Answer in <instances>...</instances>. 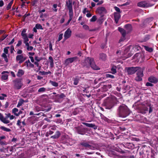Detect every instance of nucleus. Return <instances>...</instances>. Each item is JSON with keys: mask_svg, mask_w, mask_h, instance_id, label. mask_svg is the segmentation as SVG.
Instances as JSON below:
<instances>
[{"mask_svg": "<svg viewBox=\"0 0 158 158\" xmlns=\"http://www.w3.org/2000/svg\"><path fill=\"white\" fill-rule=\"evenodd\" d=\"M131 113V111L127 106L124 104L120 105L117 110L118 115L119 117L122 118L127 117Z\"/></svg>", "mask_w": 158, "mask_h": 158, "instance_id": "obj_1", "label": "nucleus"}, {"mask_svg": "<svg viewBox=\"0 0 158 158\" xmlns=\"http://www.w3.org/2000/svg\"><path fill=\"white\" fill-rule=\"evenodd\" d=\"M117 102V98L115 96L108 97L104 100L103 104L106 109H110L116 105Z\"/></svg>", "mask_w": 158, "mask_h": 158, "instance_id": "obj_2", "label": "nucleus"}, {"mask_svg": "<svg viewBox=\"0 0 158 158\" xmlns=\"http://www.w3.org/2000/svg\"><path fill=\"white\" fill-rule=\"evenodd\" d=\"M69 4L67 5V7L69 10V18L67 22L66 23V25H68L70 22L73 19V6L72 5V0H69Z\"/></svg>", "mask_w": 158, "mask_h": 158, "instance_id": "obj_3", "label": "nucleus"}, {"mask_svg": "<svg viewBox=\"0 0 158 158\" xmlns=\"http://www.w3.org/2000/svg\"><path fill=\"white\" fill-rule=\"evenodd\" d=\"M74 129L77 134L82 135H85L88 131V129L83 127L82 125L75 127Z\"/></svg>", "mask_w": 158, "mask_h": 158, "instance_id": "obj_4", "label": "nucleus"}, {"mask_svg": "<svg viewBox=\"0 0 158 158\" xmlns=\"http://www.w3.org/2000/svg\"><path fill=\"white\" fill-rule=\"evenodd\" d=\"M22 78H16L13 81L15 88L17 89H20L23 84Z\"/></svg>", "mask_w": 158, "mask_h": 158, "instance_id": "obj_5", "label": "nucleus"}, {"mask_svg": "<svg viewBox=\"0 0 158 158\" xmlns=\"http://www.w3.org/2000/svg\"><path fill=\"white\" fill-rule=\"evenodd\" d=\"M66 97V95L63 93L60 94H58L53 96V99L55 102H56L61 103L63 100V99Z\"/></svg>", "mask_w": 158, "mask_h": 158, "instance_id": "obj_6", "label": "nucleus"}, {"mask_svg": "<svg viewBox=\"0 0 158 158\" xmlns=\"http://www.w3.org/2000/svg\"><path fill=\"white\" fill-rule=\"evenodd\" d=\"M6 116L5 117H4L3 114L0 113V120L1 121L5 124H7L10 123V121L9 120L7 119L8 118L10 117L11 114L10 113L6 114Z\"/></svg>", "mask_w": 158, "mask_h": 158, "instance_id": "obj_7", "label": "nucleus"}, {"mask_svg": "<svg viewBox=\"0 0 158 158\" xmlns=\"http://www.w3.org/2000/svg\"><path fill=\"white\" fill-rule=\"evenodd\" d=\"M78 58L75 56L66 59L64 61V64L66 66H68L69 64L77 61Z\"/></svg>", "mask_w": 158, "mask_h": 158, "instance_id": "obj_8", "label": "nucleus"}, {"mask_svg": "<svg viewBox=\"0 0 158 158\" xmlns=\"http://www.w3.org/2000/svg\"><path fill=\"white\" fill-rule=\"evenodd\" d=\"M125 69L127 71L128 74L131 75L134 74L138 70V67H126Z\"/></svg>", "mask_w": 158, "mask_h": 158, "instance_id": "obj_9", "label": "nucleus"}, {"mask_svg": "<svg viewBox=\"0 0 158 158\" xmlns=\"http://www.w3.org/2000/svg\"><path fill=\"white\" fill-rule=\"evenodd\" d=\"M94 59L92 58L87 57L85 58L84 63V66L88 67L92 62H93Z\"/></svg>", "mask_w": 158, "mask_h": 158, "instance_id": "obj_10", "label": "nucleus"}, {"mask_svg": "<svg viewBox=\"0 0 158 158\" xmlns=\"http://www.w3.org/2000/svg\"><path fill=\"white\" fill-rule=\"evenodd\" d=\"M72 31L69 28L65 31L64 34V40H65L68 39L72 35Z\"/></svg>", "mask_w": 158, "mask_h": 158, "instance_id": "obj_11", "label": "nucleus"}, {"mask_svg": "<svg viewBox=\"0 0 158 158\" xmlns=\"http://www.w3.org/2000/svg\"><path fill=\"white\" fill-rule=\"evenodd\" d=\"M96 11L101 15H102L103 14L106 13V10L105 7H100L98 8Z\"/></svg>", "mask_w": 158, "mask_h": 158, "instance_id": "obj_12", "label": "nucleus"}, {"mask_svg": "<svg viewBox=\"0 0 158 158\" xmlns=\"http://www.w3.org/2000/svg\"><path fill=\"white\" fill-rule=\"evenodd\" d=\"M114 16L115 23L117 24L118 23L119 20L121 18L120 14L116 12H114Z\"/></svg>", "mask_w": 158, "mask_h": 158, "instance_id": "obj_13", "label": "nucleus"}, {"mask_svg": "<svg viewBox=\"0 0 158 158\" xmlns=\"http://www.w3.org/2000/svg\"><path fill=\"white\" fill-rule=\"evenodd\" d=\"M150 4L146 1H143L139 2V7H147L151 6Z\"/></svg>", "mask_w": 158, "mask_h": 158, "instance_id": "obj_14", "label": "nucleus"}, {"mask_svg": "<svg viewBox=\"0 0 158 158\" xmlns=\"http://www.w3.org/2000/svg\"><path fill=\"white\" fill-rule=\"evenodd\" d=\"M62 143L64 144H69L70 142V139L68 135L64 136L62 138Z\"/></svg>", "mask_w": 158, "mask_h": 158, "instance_id": "obj_15", "label": "nucleus"}, {"mask_svg": "<svg viewBox=\"0 0 158 158\" xmlns=\"http://www.w3.org/2000/svg\"><path fill=\"white\" fill-rule=\"evenodd\" d=\"M129 49L128 48H127L125 50H124V52H123V56L124 57H125V59H124V60H125L126 59H127L129 57H130L132 55V53H129L127 55H126V54L129 52Z\"/></svg>", "mask_w": 158, "mask_h": 158, "instance_id": "obj_16", "label": "nucleus"}, {"mask_svg": "<svg viewBox=\"0 0 158 158\" xmlns=\"http://www.w3.org/2000/svg\"><path fill=\"white\" fill-rule=\"evenodd\" d=\"M82 124L85 125L86 126L93 128L94 130L97 129L98 126L95 125V124L92 123H89L85 122H82Z\"/></svg>", "mask_w": 158, "mask_h": 158, "instance_id": "obj_17", "label": "nucleus"}, {"mask_svg": "<svg viewBox=\"0 0 158 158\" xmlns=\"http://www.w3.org/2000/svg\"><path fill=\"white\" fill-rule=\"evenodd\" d=\"M124 27L127 31V33L130 32L132 30V26L131 24H127L124 26Z\"/></svg>", "mask_w": 158, "mask_h": 158, "instance_id": "obj_18", "label": "nucleus"}, {"mask_svg": "<svg viewBox=\"0 0 158 158\" xmlns=\"http://www.w3.org/2000/svg\"><path fill=\"white\" fill-rule=\"evenodd\" d=\"M124 148L129 149H132L134 148V146L133 144L131 143H126L123 144Z\"/></svg>", "mask_w": 158, "mask_h": 158, "instance_id": "obj_19", "label": "nucleus"}, {"mask_svg": "<svg viewBox=\"0 0 158 158\" xmlns=\"http://www.w3.org/2000/svg\"><path fill=\"white\" fill-rule=\"evenodd\" d=\"M81 78V77H79L78 76H76L75 77H73V85H77Z\"/></svg>", "mask_w": 158, "mask_h": 158, "instance_id": "obj_20", "label": "nucleus"}, {"mask_svg": "<svg viewBox=\"0 0 158 158\" xmlns=\"http://www.w3.org/2000/svg\"><path fill=\"white\" fill-rule=\"evenodd\" d=\"M148 80L149 82L154 83H156L158 81V78L153 76L150 77Z\"/></svg>", "mask_w": 158, "mask_h": 158, "instance_id": "obj_21", "label": "nucleus"}, {"mask_svg": "<svg viewBox=\"0 0 158 158\" xmlns=\"http://www.w3.org/2000/svg\"><path fill=\"white\" fill-rule=\"evenodd\" d=\"M23 58V55L22 54H21L16 56V61H19V64H21L23 63V62L22 61Z\"/></svg>", "mask_w": 158, "mask_h": 158, "instance_id": "obj_22", "label": "nucleus"}, {"mask_svg": "<svg viewBox=\"0 0 158 158\" xmlns=\"http://www.w3.org/2000/svg\"><path fill=\"white\" fill-rule=\"evenodd\" d=\"M90 66L94 70H98L100 69V68L95 64L94 59L93 60V62L91 63Z\"/></svg>", "mask_w": 158, "mask_h": 158, "instance_id": "obj_23", "label": "nucleus"}, {"mask_svg": "<svg viewBox=\"0 0 158 158\" xmlns=\"http://www.w3.org/2000/svg\"><path fill=\"white\" fill-rule=\"evenodd\" d=\"M144 70L143 68H139V81L142 80V79L139 77H142L143 76V72Z\"/></svg>", "mask_w": 158, "mask_h": 158, "instance_id": "obj_24", "label": "nucleus"}, {"mask_svg": "<svg viewBox=\"0 0 158 158\" xmlns=\"http://www.w3.org/2000/svg\"><path fill=\"white\" fill-rule=\"evenodd\" d=\"M80 144L83 146L89 149H91L92 148V146L87 142H83L81 143H80Z\"/></svg>", "mask_w": 158, "mask_h": 158, "instance_id": "obj_25", "label": "nucleus"}, {"mask_svg": "<svg viewBox=\"0 0 158 158\" xmlns=\"http://www.w3.org/2000/svg\"><path fill=\"white\" fill-rule=\"evenodd\" d=\"M24 71L21 69H19L18 70L16 75L19 77H21L24 74Z\"/></svg>", "mask_w": 158, "mask_h": 158, "instance_id": "obj_26", "label": "nucleus"}, {"mask_svg": "<svg viewBox=\"0 0 158 158\" xmlns=\"http://www.w3.org/2000/svg\"><path fill=\"white\" fill-rule=\"evenodd\" d=\"M60 135V131H57L56 132L55 135H53L52 136L51 138L53 139H57L59 137Z\"/></svg>", "mask_w": 158, "mask_h": 158, "instance_id": "obj_27", "label": "nucleus"}, {"mask_svg": "<svg viewBox=\"0 0 158 158\" xmlns=\"http://www.w3.org/2000/svg\"><path fill=\"white\" fill-rule=\"evenodd\" d=\"M107 56L106 54L101 53L99 54V58L102 60L105 61L106 59Z\"/></svg>", "mask_w": 158, "mask_h": 158, "instance_id": "obj_28", "label": "nucleus"}, {"mask_svg": "<svg viewBox=\"0 0 158 158\" xmlns=\"http://www.w3.org/2000/svg\"><path fill=\"white\" fill-rule=\"evenodd\" d=\"M49 62L50 63V66L51 68H53L54 66L53 60L52 57L50 56L49 57Z\"/></svg>", "mask_w": 158, "mask_h": 158, "instance_id": "obj_29", "label": "nucleus"}, {"mask_svg": "<svg viewBox=\"0 0 158 158\" xmlns=\"http://www.w3.org/2000/svg\"><path fill=\"white\" fill-rule=\"evenodd\" d=\"M117 67L115 65H113L111 69V72H110L113 74H115L116 72Z\"/></svg>", "mask_w": 158, "mask_h": 158, "instance_id": "obj_30", "label": "nucleus"}, {"mask_svg": "<svg viewBox=\"0 0 158 158\" xmlns=\"http://www.w3.org/2000/svg\"><path fill=\"white\" fill-rule=\"evenodd\" d=\"M24 102V100L22 98L20 99L17 105V107H19L21 106Z\"/></svg>", "mask_w": 158, "mask_h": 158, "instance_id": "obj_31", "label": "nucleus"}, {"mask_svg": "<svg viewBox=\"0 0 158 158\" xmlns=\"http://www.w3.org/2000/svg\"><path fill=\"white\" fill-rule=\"evenodd\" d=\"M104 15H102L97 20V22L100 25L104 21V19H103V17Z\"/></svg>", "mask_w": 158, "mask_h": 158, "instance_id": "obj_32", "label": "nucleus"}, {"mask_svg": "<svg viewBox=\"0 0 158 158\" xmlns=\"http://www.w3.org/2000/svg\"><path fill=\"white\" fill-rule=\"evenodd\" d=\"M138 101L136 102L133 105V108L137 110V112H138Z\"/></svg>", "mask_w": 158, "mask_h": 158, "instance_id": "obj_33", "label": "nucleus"}, {"mask_svg": "<svg viewBox=\"0 0 158 158\" xmlns=\"http://www.w3.org/2000/svg\"><path fill=\"white\" fill-rule=\"evenodd\" d=\"M0 129L4 131L10 132L11 131L10 129L4 126H1L0 127Z\"/></svg>", "mask_w": 158, "mask_h": 158, "instance_id": "obj_34", "label": "nucleus"}, {"mask_svg": "<svg viewBox=\"0 0 158 158\" xmlns=\"http://www.w3.org/2000/svg\"><path fill=\"white\" fill-rule=\"evenodd\" d=\"M18 109L16 108H14L12 110V113L16 116H18L17 114L18 112Z\"/></svg>", "mask_w": 158, "mask_h": 158, "instance_id": "obj_35", "label": "nucleus"}, {"mask_svg": "<svg viewBox=\"0 0 158 158\" xmlns=\"http://www.w3.org/2000/svg\"><path fill=\"white\" fill-rule=\"evenodd\" d=\"M6 54L5 53H3L2 56L3 58L4 59V60L6 62H8V59L7 58V55H6Z\"/></svg>", "mask_w": 158, "mask_h": 158, "instance_id": "obj_36", "label": "nucleus"}, {"mask_svg": "<svg viewBox=\"0 0 158 158\" xmlns=\"http://www.w3.org/2000/svg\"><path fill=\"white\" fill-rule=\"evenodd\" d=\"M143 47L146 51L149 52H151L153 51L152 48H149L146 46H143Z\"/></svg>", "mask_w": 158, "mask_h": 158, "instance_id": "obj_37", "label": "nucleus"}, {"mask_svg": "<svg viewBox=\"0 0 158 158\" xmlns=\"http://www.w3.org/2000/svg\"><path fill=\"white\" fill-rule=\"evenodd\" d=\"M1 78L2 80H7L8 79V75L6 74H2Z\"/></svg>", "mask_w": 158, "mask_h": 158, "instance_id": "obj_38", "label": "nucleus"}, {"mask_svg": "<svg viewBox=\"0 0 158 158\" xmlns=\"http://www.w3.org/2000/svg\"><path fill=\"white\" fill-rule=\"evenodd\" d=\"M50 82L54 86L57 87L58 86V84L56 81H50Z\"/></svg>", "mask_w": 158, "mask_h": 158, "instance_id": "obj_39", "label": "nucleus"}, {"mask_svg": "<svg viewBox=\"0 0 158 158\" xmlns=\"http://www.w3.org/2000/svg\"><path fill=\"white\" fill-rule=\"evenodd\" d=\"M150 38V36L149 35H146L144 37V39L142 41H141V42H145L148 40Z\"/></svg>", "mask_w": 158, "mask_h": 158, "instance_id": "obj_40", "label": "nucleus"}, {"mask_svg": "<svg viewBox=\"0 0 158 158\" xmlns=\"http://www.w3.org/2000/svg\"><path fill=\"white\" fill-rule=\"evenodd\" d=\"M34 64L36 65L37 67L38 68V70L36 71L37 72H38L39 71H40L41 69V66L39 65V63L38 62L35 61L34 62Z\"/></svg>", "mask_w": 158, "mask_h": 158, "instance_id": "obj_41", "label": "nucleus"}, {"mask_svg": "<svg viewBox=\"0 0 158 158\" xmlns=\"http://www.w3.org/2000/svg\"><path fill=\"white\" fill-rule=\"evenodd\" d=\"M30 15V13L26 14L24 15L22 19V21L23 22L25 21L26 18L27 17L29 16Z\"/></svg>", "mask_w": 158, "mask_h": 158, "instance_id": "obj_42", "label": "nucleus"}, {"mask_svg": "<svg viewBox=\"0 0 158 158\" xmlns=\"http://www.w3.org/2000/svg\"><path fill=\"white\" fill-rule=\"evenodd\" d=\"M13 3V1H10V2L8 4L6 8L7 10H10L11 7V6Z\"/></svg>", "mask_w": 158, "mask_h": 158, "instance_id": "obj_43", "label": "nucleus"}, {"mask_svg": "<svg viewBox=\"0 0 158 158\" xmlns=\"http://www.w3.org/2000/svg\"><path fill=\"white\" fill-rule=\"evenodd\" d=\"M97 18L96 16L94 15L90 20V21L91 22H94L97 20Z\"/></svg>", "mask_w": 158, "mask_h": 158, "instance_id": "obj_44", "label": "nucleus"}, {"mask_svg": "<svg viewBox=\"0 0 158 158\" xmlns=\"http://www.w3.org/2000/svg\"><path fill=\"white\" fill-rule=\"evenodd\" d=\"M35 27L36 28H37V29H40L42 30L43 29L42 26L40 24H36L35 25Z\"/></svg>", "mask_w": 158, "mask_h": 158, "instance_id": "obj_45", "label": "nucleus"}, {"mask_svg": "<svg viewBox=\"0 0 158 158\" xmlns=\"http://www.w3.org/2000/svg\"><path fill=\"white\" fill-rule=\"evenodd\" d=\"M106 78H110L111 79H113L114 78V75L109 74H106Z\"/></svg>", "mask_w": 158, "mask_h": 158, "instance_id": "obj_46", "label": "nucleus"}, {"mask_svg": "<svg viewBox=\"0 0 158 158\" xmlns=\"http://www.w3.org/2000/svg\"><path fill=\"white\" fill-rule=\"evenodd\" d=\"M17 157V158H26L24 153H21Z\"/></svg>", "mask_w": 158, "mask_h": 158, "instance_id": "obj_47", "label": "nucleus"}, {"mask_svg": "<svg viewBox=\"0 0 158 158\" xmlns=\"http://www.w3.org/2000/svg\"><path fill=\"white\" fill-rule=\"evenodd\" d=\"M46 89L44 87L40 88L38 90L39 92H43L46 91Z\"/></svg>", "mask_w": 158, "mask_h": 158, "instance_id": "obj_48", "label": "nucleus"}, {"mask_svg": "<svg viewBox=\"0 0 158 158\" xmlns=\"http://www.w3.org/2000/svg\"><path fill=\"white\" fill-rule=\"evenodd\" d=\"M114 8L115 9V10L117 11V12L120 14V13H121V11H120V9L117 6H115L114 7Z\"/></svg>", "mask_w": 158, "mask_h": 158, "instance_id": "obj_49", "label": "nucleus"}, {"mask_svg": "<svg viewBox=\"0 0 158 158\" xmlns=\"http://www.w3.org/2000/svg\"><path fill=\"white\" fill-rule=\"evenodd\" d=\"M9 47H6L5 48H4V53L6 54H7L8 53V49L9 48Z\"/></svg>", "mask_w": 158, "mask_h": 158, "instance_id": "obj_50", "label": "nucleus"}, {"mask_svg": "<svg viewBox=\"0 0 158 158\" xmlns=\"http://www.w3.org/2000/svg\"><path fill=\"white\" fill-rule=\"evenodd\" d=\"M21 120H18L17 121V123H16V125L19 127L20 128H21L22 127V126H21Z\"/></svg>", "mask_w": 158, "mask_h": 158, "instance_id": "obj_51", "label": "nucleus"}, {"mask_svg": "<svg viewBox=\"0 0 158 158\" xmlns=\"http://www.w3.org/2000/svg\"><path fill=\"white\" fill-rule=\"evenodd\" d=\"M14 150V147L13 146H11L10 147H9L7 148V151H9L11 152H12Z\"/></svg>", "mask_w": 158, "mask_h": 158, "instance_id": "obj_52", "label": "nucleus"}, {"mask_svg": "<svg viewBox=\"0 0 158 158\" xmlns=\"http://www.w3.org/2000/svg\"><path fill=\"white\" fill-rule=\"evenodd\" d=\"M8 36V35H3L2 37H1L0 40L1 41H3L4 40L7 36Z\"/></svg>", "mask_w": 158, "mask_h": 158, "instance_id": "obj_53", "label": "nucleus"}, {"mask_svg": "<svg viewBox=\"0 0 158 158\" xmlns=\"http://www.w3.org/2000/svg\"><path fill=\"white\" fill-rule=\"evenodd\" d=\"M125 36H122L120 40H119V43H120L121 42L124 41L125 40Z\"/></svg>", "mask_w": 158, "mask_h": 158, "instance_id": "obj_54", "label": "nucleus"}, {"mask_svg": "<svg viewBox=\"0 0 158 158\" xmlns=\"http://www.w3.org/2000/svg\"><path fill=\"white\" fill-rule=\"evenodd\" d=\"M2 96H0V100H3L4 99V97H6L7 95L5 94H1Z\"/></svg>", "mask_w": 158, "mask_h": 158, "instance_id": "obj_55", "label": "nucleus"}, {"mask_svg": "<svg viewBox=\"0 0 158 158\" xmlns=\"http://www.w3.org/2000/svg\"><path fill=\"white\" fill-rule=\"evenodd\" d=\"M130 86L128 85H124L123 88V89L124 90H129L130 88Z\"/></svg>", "mask_w": 158, "mask_h": 158, "instance_id": "obj_56", "label": "nucleus"}, {"mask_svg": "<svg viewBox=\"0 0 158 158\" xmlns=\"http://www.w3.org/2000/svg\"><path fill=\"white\" fill-rule=\"evenodd\" d=\"M64 15H63L62 16L61 19L60 20V23H63L64 22Z\"/></svg>", "mask_w": 158, "mask_h": 158, "instance_id": "obj_57", "label": "nucleus"}, {"mask_svg": "<svg viewBox=\"0 0 158 158\" xmlns=\"http://www.w3.org/2000/svg\"><path fill=\"white\" fill-rule=\"evenodd\" d=\"M38 0H33L31 3L32 6H34L37 3Z\"/></svg>", "mask_w": 158, "mask_h": 158, "instance_id": "obj_58", "label": "nucleus"}, {"mask_svg": "<svg viewBox=\"0 0 158 158\" xmlns=\"http://www.w3.org/2000/svg\"><path fill=\"white\" fill-rule=\"evenodd\" d=\"M14 51V47L12 45L10 47V52L11 53H13Z\"/></svg>", "mask_w": 158, "mask_h": 158, "instance_id": "obj_59", "label": "nucleus"}, {"mask_svg": "<svg viewBox=\"0 0 158 158\" xmlns=\"http://www.w3.org/2000/svg\"><path fill=\"white\" fill-rule=\"evenodd\" d=\"M63 34H60L59 36L58 39V41H60L63 38Z\"/></svg>", "mask_w": 158, "mask_h": 158, "instance_id": "obj_60", "label": "nucleus"}, {"mask_svg": "<svg viewBox=\"0 0 158 158\" xmlns=\"http://www.w3.org/2000/svg\"><path fill=\"white\" fill-rule=\"evenodd\" d=\"M35 60L37 61L36 62H38L41 60V59L40 58H39V57L37 56H35Z\"/></svg>", "mask_w": 158, "mask_h": 158, "instance_id": "obj_61", "label": "nucleus"}, {"mask_svg": "<svg viewBox=\"0 0 158 158\" xmlns=\"http://www.w3.org/2000/svg\"><path fill=\"white\" fill-rule=\"evenodd\" d=\"M22 44V41L21 40H19L18 42V43L16 44V46L17 47H19Z\"/></svg>", "mask_w": 158, "mask_h": 158, "instance_id": "obj_62", "label": "nucleus"}, {"mask_svg": "<svg viewBox=\"0 0 158 158\" xmlns=\"http://www.w3.org/2000/svg\"><path fill=\"white\" fill-rule=\"evenodd\" d=\"M33 47L32 46H29L28 47H27V50L28 51H32V49H33Z\"/></svg>", "mask_w": 158, "mask_h": 158, "instance_id": "obj_63", "label": "nucleus"}, {"mask_svg": "<svg viewBox=\"0 0 158 158\" xmlns=\"http://www.w3.org/2000/svg\"><path fill=\"white\" fill-rule=\"evenodd\" d=\"M120 130L121 131H125L126 129L123 126L120 127H119Z\"/></svg>", "mask_w": 158, "mask_h": 158, "instance_id": "obj_64", "label": "nucleus"}]
</instances>
